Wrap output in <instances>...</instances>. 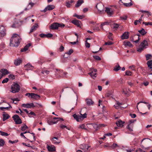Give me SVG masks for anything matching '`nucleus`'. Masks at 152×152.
I'll use <instances>...</instances> for the list:
<instances>
[{
    "mask_svg": "<svg viewBox=\"0 0 152 152\" xmlns=\"http://www.w3.org/2000/svg\"><path fill=\"white\" fill-rule=\"evenodd\" d=\"M21 40L20 37L17 34H14L10 40V46L11 47H17Z\"/></svg>",
    "mask_w": 152,
    "mask_h": 152,
    "instance_id": "1",
    "label": "nucleus"
},
{
    "mask_svg": "<svg viewBox=\"0 0 152 152\" xmlns=\"http://www.w3.org/2000/svg\"><path fill=\"white\" fill-rule=\"evenodd\" d=\"M148 41L146 40H143L141 43L139 47L137 48V51L138 52H141L143 50L146 48L148 46Z\"/></svg>",
    "mask_w": 152,
    "mask_h": 152,
    "instance_id": "2",
    "label": "nucleus"
},
{
    "mask_svg": "<svg viewBox=\"0 0 152 152\" xmlns=\"http://www.w3.org/2000/svg\"><path fill=\"white\" fill-rule=\"evenodd\" d=\"M65 26V25L62 23H54L51 25L50 28L51 30L58 29L59 27L63 28Z\"/></svg>",
    "mask_w": 152,
    "mask_h": 152,
    "instance_id": "3",
    "label": "nucleus"
},
{
    "mask_svg": "<svg viewBox=\"0 0 152 152\" xmlns=\"http://www.w3.org/2000/svg\"><path fill=\"white\" fill-rule=\"evenodd\" d=\"M20 87L17 83H14L11 86L10 91L13 93L18 92L20 90Z\"/></svg>",
    "mask_w": 152,
    "mask_h": 152,
    "instance_id": "4",
    "label": "nucleus"
},
{
    "mask_svg": "<svg viewBox=\"0 0 152 152\" xmlns=\"http://www.w3.org/2000/svg\"><path fill=\"white\" fill-rule=\"evenodd\" d=\"M12 118L16 124H19L22 123V121L21 119L17 115L15 114L14 115Z\"/></svg>",
    "mask_w": 152,
    "mask_h": 152,
    "instance_id": "5",
    "label": "nucleus"
},
{
    "mask_svg": "<svg viewBox=\"0 0 152 152\" xmlns=\"http://www.w3.org/2000/svg\"><path fill=\"white\" fill-rule=\"evenodd\" d=\"M0 72H1V73L0 74V78H1L3 76L6 75L10 73L9 71L5 69H1L0 70Z\"/></svg>",
    "mask_w": 152,
    "mask_h": 152,
    "instance_id": "6",
    "label": "nucleus"
},
{
    "mask_svg": "<svg viewBox=\"0 0 152 152\" xmlns=\"http://www.w3.org/2000/svg\"><path fill=\"white\" fill-rule=\"evenodd\" d=\"M96 8L99 11L101 12L104 11V7L102 3H99L97 4L96 6Z\"/></svg>",
    "mask_w": 152,
    "mask_h": 152,
    "instance_id": "7",
    "label": "nucleus"
},
{
    "mask_svg": "<svg viewBox=\"0 0 152 152\" xmlns=\"http://www.w3.org/2000/svg\"><path fill=\"white\" fill-rule=\"evenodd\" d=\"M97 70L96 69H93L91 72L88 73L90 76L93 79L96 77Z\"/></svg>",
    "mask_w": 152,
    "mask_h": 152,
    "instance_id": "8",
    "label": "nucleus"
},
{
    "mask_svg": "<svg viewBox=\"0 0 152 152\" xmlns=\"http://www.w3.org/2000/svg\"><path fill=\"white\" fill-rule=\"evenodd\" d=\"M6 30L2 26H0V36L4 37L6 34Z\"/></svg>",
    "mask_w": 152,
    "mask_h": 152,
    "instance_id": "9",
    "label": "nucleus"
},
{
    "mask_svg": "<svg viewBox=\"0 0 152 152\" xmlns=\"http://www.w3.org/2000/svg\"><path fill=\"white\" fill-rule=\"evenodd\" d=\"M140 40L139 38V35H135L132 39H131V40L133 42H135L136 43H138Z\"/></svg>",
    "mask_w": 152,
    "mask_h": 152,
    "instance_id": "10",
    "label": "nucleus"
},
{
    "mask_svg": "<svg viewBox=\"0 0 152 152\" xmlns=\"http://www.w3.org/2000/svg\"><path fill=\"white\" fill-rule=\"evenodd\" d=\"M24 67L25 68L26 70H32L34 68L33 66L29 63L26 65H25Z\"/></svg>",
    "mask_w": 152,
    "mask_h": 152,
    "instance_id": "11",
    "label": "nucleus"
},
{
    "mask_svg": "<svg viewBox=\"0 0 152 152\" xmlns=\"http://www.w3.org/2000/svg\"><path fill=\"white\" fill-rule=\"evenodd\" d=\"M22 106L26 108H31L32 107H34V104L33 103H27V104H23Z\"/></svg>",
    "mask_w": 152,
    "mask_h": 152,
    "instance_id": "12",
    "label": "nucleus"
},
{
    "mask_svg": "<svg viewBox=\"0 0 152 152\" xmlns=\"http://www.w3.org/2000/svg\"><path fill=\"white\" fill-rule=\"evenodd\" d=\"M30 94L31 95V98L34 99L36 100H38L40 97L39 95H37L36 94L31 93Z\"/></svg>",
    "mask_w": 152,
    "mask_h": 152,
    "instance_id": "13",
    "label": "nucleus"
},
{
    "mask_svg": "<svg viewBox=\"0 0 152 152\" xmlns=\"http://www.w3.org/2000/svg\"><path fill=\"white\" fill-rule=\"evenodd\" d=\"M89 147L87 145L85 144H82L80 145V148L82 150H84V151L87 152L88 148Z\"/></svg>",
    "mask_w": 152,
    "mask_h": 152,
    "instance_id": "14",
    "label": "nucleus"
},
{
    "mask_svg": "<svg viewBox=\"0 0 152 152\" xmlns=\"http://www.w3.org/2000/svg\"><path fill=\"white\" fill-rule=\"evenodd\" d=\"M71 22L73 24L77 26V27H81V22L80 21L77 20H72L71 21Z\"/></svg>",
    "mask_w": 152,
    "mask_h": 152,
    "instance_id": "15",
    "label": "nucleus"
},
{
    "mask_svg": "<svg viewBox=\"0 0 152 152\" xmlns=\"http://www.w3.org/2000/svg\"><path fill=\"white\" fill-rule=\"evenodd\" d=\"M55 7L53 5H48L43 10V12H45L47 10H52Z\"/></svg>",
    "mask_w": 152,
    "mask_h": 152,
    "instance_id": "16",
    "label": "nucleus"
},
{
    "mask_svg": "<svg viewBox=\"0 0 152 152\" xmlns=\"http://www.w3.org/2000/svg\"><path fill=\"white\" fill-rule=\"evenodd\" d=\"M129 37V33L128 32H125L121 36V38L122 39H127Z\"/></svg>",
    "mask_w": 152,
    "mask_h": 152,
    "instance_id": "17",
    "label": "nucleus"
},
{
    "mask_svg": "<svg viewBox=\"0 0 152 152\" xmlns=\"http://www.w3.org/2000/svg\"><path fill=\"white\" fill-rule=\"evenodd\" d=\"M105 11L109 16H110L113 14V11L109 8L106 7Z\"/></svg>",
    "mask_w": 152,
    "mask_h": 152,
    "instance_id": "18",
    "label": "nucleus"
},
{
    "mask_svg": "<svg viewBox=\"0 0 152 152\" xmlns=\"http://www.w3.org/2000/svg\"><path fill=\"white\" fill-rule=\"evenodd\" d=\"M31 45V43H29L26 45L23 48H22L21 49V52H23L26 51L28 48Z\"/></svg>",
    "mask_w": 152,
    "mask_h": 152,
    "instance_id": "19",
    "label": "nucleus"
},
{
    "mask_svg": "<svg viewBox=\"0 0 152 152\" xmlns=\"http://www.w3.org/2000/svg\"><path fill=\"white\" fill-rule=\"evenodd\" d=\"M124 121H122L121 120H119L118 121L116 122V124L119 127H122L124 126Z\"/></svg>",
    "mask_w": 152,
    "mask_h": 152,
    "instance_id": "20",
    "label": "nucleus"
},
{
    "mask_svg": "<svg viewBox=\"0 0 152 152\" xmlns=\"http://www.w3.org/2000/svg\"><path fill=\"white\" fill-rule=\"evenodd\" d=\"M22 62V60L20 58H18L15 60L14 64L16 66H18L20 65Z\"/></svg>",
    "mask_w": 152,
    "mask_h": 152,
    "instance_id": "21",
    "label": "nucleus"
},
{
    "mask_svg": "<svg viewBox=\"0 0 152 152\" xmlns=\"http://www.w3.org/2000/svg\"><path fill=\"white\" fill-rule=\"evenodd\" d=\"M34 3L30 2L29 3V4L28 5L27 7L26 8L25 10L26 11L27 10H28L31 9V8L33 7V6L34 5Z\"/></svg>",
    "mask_w": 152,
    "mask_h": 152,
    "instance_id": "22",
    "label": "nucleus"
},
{
    "mask_svg": "<svg viewBox=\"0 0 152 152\" xmlns=\"http://www.w3.org/2000/svg\"><path fill=\"white\" fill-rule=\"evenodd\" d=\"M47 148L48 151H49L53 152L55 151V148L53 145L51 146H48Z\"/></svg>",
    "mask_w": 152,
    "mask_h": 152,
    "instance_id": "23",
    "label": "nucleus"
},
{
    "mask_svg": "<svg viewBox=\"0 0 152 152\" xmlns=\"http://www.w3.org/2000/svg\"><path fill=\"white\" fill-rule=\"evenodd\" d=\"M38 25L37 23L35 24L32 27L30 32L31 33L34 31L38 27Z\"/></svg>",
    "mask_w": 152,
    "mask_h": 152,
    "instance_id": "24",
    "label": "nucleus"
},
{
    "mask_svg": "<svg viewBox=\"0 0 152 152\" xmlns=\"http://www.w3.org/2000/svg\"><path fill=\"white\" fill-rule=\"evenodd\" d=\"M86 103L88 105H91L93 104L94 102L90 99H87L86 100Z\"/></svg>",
    "mask_w": 152,
    "mask_h": 152,
    "instance_id": "25",
    "label": "nucleus"
},
{
    "mask_svg": "<svg viewBox=\"0 0 152 152\" xmlns=\"http://www.w3.org/2000/svg\"><path fill=\"white\" fill-rule=\"evenodd\" d=\"M83 2V0H78L76 4L75 7L77 8Z\"/></svg>",
    "mask_w": 152,
    "mask_h": 152,
    "instance_id": "26",
    "label": "nucleus"
},
{
    "mask_svg": "<svg viewBox=\"0 0 152 152\" xmlns=\"http://www.w3.org/2000/svg\"><path fill=\"white\" fill-rule=\"evenodd\" d=\"M3 121H4L8 119L10 117L9 115L6 113H4L3 114Z\"/></svg>",
    "mask_w": 152,
    "mask_h": 152,
    "instance_id": "27",
    "label": "nucleus"
},
{
    "mask_svg": "<svg viewBox=\"0 0 152 152\" xmlns=\"http://www.w3.org/2000/svg\"><path fill=\"white\" fill-rule=\"evenodd\" d=\"M74 2L73 0H71L70 1H68L66 2V7L69 8L70 7L72 3Z\"/></svg>",
    "mask_w": 152,
    "mask_h": 152,
    "instance_id": "28",
    "label": "nucleus"
},
{
    "mask_svg": "<svg viewBox=\"0 0 152 152\" xmlns=\"http://www.w3.org/2000/svg\"><path fill=\"white\" fill-rule=\"evenodd\" d=\"M147 64L148 67L151 69V71H152V60L148 61Z\"/></svg>",
    "mask_w": 152,
    "mask_h": 152,
    "instance_id": "29",
    "label": "nucleus"
},
{
    "mask_svg": "<svg viewBox=\"0 0 152 152\" xmlns=\"http://www.w3.org/2000/svg\"><path fill=\"white\" fill-rule=\"evenodd\" d=\"M56 73L57 75H59L60 77H63L64 76L63 75L64 73L62 71L56 70Z\"/></svg>",
    "mask_w": 152,
    "mask_h": 152,
    "instance_id": "30",
    "label": "nucleus"
},
{
    "mask_svg": "<svg viewBox=\"0 0 152 152\" xmlns=\"http://www.w3.org/2000/svg\"><path fill=\"white\" fill-rule=\"evenodd\" d=\"M73 52V50L72 49L70 50L68 52L66 53L64 55V57L65 58H67L68 57L66 56V54H67L69 56Z\"/></svg>",
    "mask_w": 152,
    "mask_h": 152,
    "instance_id": "31",
    "label": "nucleus"
},
{
    "mask_svg": "<svg viewBox=\"0 0 152 152\" xmlns=\"http://www.w3.org/2000/svg\"><path fill=\"white\" fill-rule=\"evenodd\" d=\"M121 67L118 64H117L114 68L113 70L117 72L121 69Z\"/></svg>",
    "mask_w": 152,
    "mask_h": 152,
    "instance_id": "32",
    "label": "nucleus"
},
{
    "mask_svg": "<svg viewBox=\"0 0 152 152\" xmlns=\"http://www.w3.org/2000/svg\"><path fill=\"white\" fill-rule=\"evenodd\" d=\"M138 32L142 35H145L147 33V32L143 28H142L141 30H139Z\"/></svg>",
    "mask_w": 152,
    "mask_h": 152,
    "instance_id": "33",
    "label": "nucleus"
},
{
    "mask_svg": "<svg viewBox=\"0 0 152 152\" xmlns=\"http://www.w3.org/2000/svg\"><path fill=\"white\" fill-rule=\"evenodd\" d=\"M124 45L126 47H132V45L129 42H124Z\"/></svg>",
    "mask_w": 152,
    "mask_h": 152,
    "instance_id": "34",
    "label": "nucleus"
},
{
    "mask_svg": "<svg viewBox=\"0 0 152 152\" xmlns=\"http://www.w3.org/2000/svg\"><path fill=\"white\" fill-rule=\"evenodd\" d=\"M93 30L95 31H98L99 30V28L97 24L95 25L93 27Z\"/></svg>",
    "mask_w": 152,
    "mask_h": 152,
    "instance_id": "35",
    "label": "nucleus"
},
{
    "mask_svg": "<svg viewBox=\"0 0 152 152\" xmlns=\"http://www.w3.org/2000/svg\"><path fill=\"white\" fill-rule=\"evenodd\" d=\"M109 24V23L107 22H105L101 23V28L102 30L103 29V26L105 25H108Z\"/></svg>",
    "mask_w": 152,
    "mask_h": 152,
    "instance_id": "36",
    "label": "nucleus"
},
{
    "mask_svg": "<svg viewBox=\"0 0 152 152\" xmlns=\"http://www.w3.org/2000/svg\"><path fill=\"white\" fill-rule=\"evenodd\" d=\"M118 147L119 146L116 143H113L111 146H110L112 149H114L115 148Z\"/></svg>",
    "mask_w": 152,
    "mask_h": 152,
    "instance_id": "37",
    "label": "nucleus"
},
{
    "mask_svg": "<svg viewBox=\"0 0 152 152\" xmlns=\"http://www.w3.org/2000/svg\"><path fill=\"white\" fill-rule=\"evenodd\" d=\"M59 127H60L61 128V129H63L64 128H66L67 129L69 130H70V129L69 128H68L66 126H65L62 124H61L59 126Z\"/></svg>",
    "mask_w": 152,
    "mask_h": 152,
    "instance_id": "38",
    "label": "nucleus"
},
{
    "mask_svg": "<svg viewBox=\"0 0 152 152\" xmlns=\"http://www.w3.org/2000/svg\"><path fill=\"white\" fill-rule=\"evenodd\" d=\"M28 129V127L27 126L24 124L23 126L21 127V130L23 131L25 130L26 129Z\"/></svg>",
    "mask_w": 152,
    "mask_h": 152,
    "instance_id": "39",
    "label": "nucleus"
},
{
    "mask_svg": "<svg viewBox=\"0 0 152 152\" xmlns=\"http://www.w3.org/2000/svg\"><path fill=\"white\" fill-rule=\"evenodd\" d=\"M78 128L82 129H84L86 130H87V129L85 128V124H83L80 125L79 127H78Z\"/></svg>",
    "mask_w": 152,
    "mask_h": 152,
    "instance_id": "40",
    "label": "nucleus"
},
{
    "mask_svg": "<svg viewBox=\"0 0 152 152\" xmlns=\"http://www.w3.org/2000/svg\"><path fill=\"white\" fill-rule=\"evenodd\" d=\"M50 71L47 70H44L42 71L41 73L43 74L48 75Z\"/></svg>",
    "mask_w": 152,
    "mask_h": 152,
    "instance_id": "41",
    "label": "nucleus"
},
{
    "mask_svg": "<svg viewBox=\"0 0 152 152\" xmlns=\"http://www.w3.org/2000/svg\"><path fill=\"white\" fill-rule=\"evenodd\" d=\"M0 134L3 136H7L8 135V134L7 133L1 131H0Z\"/></svg>",
    "mask_w": 152,
    "mask_h": 152,
    "instance_id": "42",
    "label": "nucleus"
},
{
    "mask_svg": "<svg viewBox=\"0 0 152 152\" xmlns=\"http://www.w3.org/2000/svg\"><path fill=\"white\" fill-rule=\"evenodd\" d=\"M142 20L141 19H139V20H136L134 21V24L135 25H137V24L138 23H141V21Z\"/></svg>",
    "mask_w": 152,
    "mask_h": 152,
    "instance_id": "43",
    "label": "nucleus"
},
{
    "mask_svg": "<svg viewBox=\"0 0 152 152\" xmlns=\"http://www.w3.org/2000/svg\"><path fill=\"white\" fill-rule=\"evenodd\" d=\"M113 26V28H115V29H117L118 28V27L119 26V25L116 24V23H114L112 25Z\"/></svg>",
    "mask_w": 152,
    "mask_h": 152,
    "instance_id": "44",
    "label": "nucleus"
},
{
    "mask_svg": "<svg viewBox=\"0 0 152 152\" xmlns=\"http://www.w3.org/2000/svg\"><path fill=\"white\" fill-rule=\"evenodd\" d=\"M5 142L2 139H0V146H2L4 145Z\"/></svg>",
    "mask_w": 152,
    "mask_h": 152,
    "instance_id": "45",
    "label": "nucleus"
},
{
    "mask_svg": "<svg viewBox=\"0 0 152 152\" xmlns=\"http://www.w3.org/2000/svg\"><path fill=\"white\" fill-rule=\"evenodd\" d=\"M58 121V120H57L56 121H50L48 122V124L50 125H52L53 124H55L57 123Z\"/></svg>",
    "mask_w": 152,
    "mask_h": 152,
    "instance_id": "46",
    "label": "nucleus"
},
{
    "mask_svg": "<svg viewBox=\"0 0 152 152\" xmlns=\"http://www.w3.org/2000/svg\"><path fill=\"white\" fill-rule=\"evenodd\" d=\"M143 24H144L145 26H147L149 25H152V22H143L142 23Z\"/></svg>",
    "mask_w": 152,
    "mask_h": 152,
    "instance_id": "47",
    "label": "nucleus"
},
{
    "mask_svg": "<svg viewBox=\"0 0 152 152\" xmlns=\"http://www.w3.org/2000/svg\"><path fill=\"white\" fill-rule=\"evenodd\" d=\"M93 56L94 58L96 59V60H100L101 59V58L99 56Z\"/></svg>",
    "mask_w": 152,
    "mask_h": 152,
    "instance_id": "48",
    "label": "nucleus"
},
{
    "mask_svg": "<svg viewBox=\"0 0 152 152\" xmlns=\"http://www.w3.org/2000/svg\"><path fill=\"white\" fill-rule=\"evenodd\" d=\"M18 23H17L16 22H15L14 23H13L12 25V27L13 28H16L17 27H18Z\"/></svg>",
    "mask_w": 152,
    "mask_h": 152,
    "instance_id": "49",
    "label": "nucleus"
},
{
    "mask_svg": "<svg viewBox=\"0 0 152 152\" xmlns=\"http://www.w3.org/2000/svg\"><path fill=\"white\" fill-rule=\"evenodd\" d=\"M67 92H70V93H72V94L74 93V91L71 88H69L68 90H67Z\"/></svg>",
    "mask_w": 152,
    "mask_h": 152,
    "instance_id": "50",
    "label": "nucleus"
},
{
    "mask_svg": "<svg viewBox=\"0 0 152 152\" xmlns=\"http://www.w3.org/2000/svg\"><path fill=\"white\" fill-rule=\"evenodd\" d=\"M145 56L146 58V60H148L150 59V58L151 56V54H148L146 55Z\"/></svg>",
    "mask_w": 152,
    "mask_h": 152,
    "instance_id": "51",
    "label": "nucleus"
},
{
    "mask_svg": "<svg viewBox=\"0 0 152 152\" xmlns=\"http://www.w3.org/2000/svg\"><path fill=\"white\" fill-rule=\"evenodd\" d=\"M73 116L74 117V118L77 121H78V115H77L76 114H74L73 115Z\"/></svg>",
    "mask_w": 152,
    "mask_h": 152,
    "instance_id": "52",
    "label": "nucleus"
},
{
    "mask_svg": "<svg viewBox=\"0 0 152 152\" xmlns=\"http://www.w3.org/2000/svg\"><path fill=\"white\" fill-rule=\"evenodd\" d=\"M8 80L9 79L7 78H6L2 80V83H7V82H8Z\"/></svg>",
    "mask_w": 152,
    "mask_h": 152,
    "instance_id": "53",
    "label": "nucleus"
},
{
    "mask_svg": "<svg viewBox=\"0 0 152 152\" xmlns=\"http://www.w3.org/2000/svg\"><path fill=\"white\" fill-rule=\"evenodd\" d=\"M52 34L50 33H48V34H46V37L47 38H50L53 36Z\"/></svg>",
    "mask_w": 152,
    "mask_h": 152,
    "instance_id": "54",
    "label": "nucleus"
},
{
    "mask_svg": "<svg viewBox=\"0 0 152 152\" xmlns=\"http://www.w3.org/2000/svg\"><path fill=\"white\" fill-rule=\"evenodd\" d=\"M131 125L130 124H129L127 126L128 129L131 131H133L132 128L131 127Z\"/></svg>",
    "mask_w": 152,
    "mask_h": 152,
    "instance_id": "55",
    "label": "nucleus"
},
{
    "mask_svg": "<svg viewBox=\"0 0 152 152\" xmlns=\"http://www.w3.org/2000/svg\"><path fill=\"white\" fill-rule=\"evenodd\" d=\"M132 72L129 71H127L126 72L125 74L127 75H131Z\"/></svg>",
    "mask_w": 152,
    "mask_h": 152,
    "instance_id": "56",
    "label": "nucleus"
},
{
    "mask_svg": "<svg viewBox=\"0 0 152 152\" xmlns=\"http://www.w3.org/2000/svg\"><path fill=\"white\" fill-rule=\"evenodd\" d=\"M85 45L86 46V47L88 48H89L90 47V44L88 43L87 41H86Z\"/></svg>",
    "mask_w": 152,
    "mask_h": 152,
    "instance_id": "57",
    "label": "nucleus"
},
{
    "mask_svg": "<svg viewBox=\"0 0 152 152\" xmlns=\"http://www.w3.org/2000/svg\"><path fill=\"white\" fill-rule=\"evenodd\" d=\"M140 12H142L147 13H149V14L150 15H151V14L150 12H149V11H144L143 10H140Z\"/></svg>",
    "mask_w": 152,
    "mask_h": 152,
    "instance_id": "58",
    "label": "nucleus"
},
{
    "mask_svg": "<svg viewBox=\"0 0 152 152\" xmlns=\"http://www.w3.org/2000/svg\"><path fill=\"white\" fill-rule=\"evenodd\" d=\"M120 18L122 20H126L127 19V17L126 16H121L120 17Z\"/></svg>",
    "mask_w": 152,
    "mask_h": 152,
    "instance_id": "59",
    "label": "nucleus"
},
{
    "mask_svg": "<svg viewBox=\"0 0 152 152\" xmlns=\"http://www.w3.org/2000/svg\"><path fill=\"white\" fill-rule=\"evenodd\" d=\"M84 17H85V16L83 15H78L77 18L78 19H81L83 18H84Z\"/></svg>",
    "mask_w": 152,
    "mask_h": 152,
    "instance_id": "60",
    "label": "nucleus"
},
{
    "mask_svg": "<svg viewBox=\"0 0 152 152\" xmlns=\"http://www.w3.org/2000/svg\"><path fill=\"white\" fill-rule=\"evenodd\" d=\"M116 105H118L119 106H120L121 105L123 104V103H122L118 101H116Z\"/></svg>",
    "mask_w": 152,
    "mask_h": 152,
    "instance_id": "61",
    "label": "nucleus"
},
{
    "mask_svg": "<svg viewBox=\"0 0 152 152\" xmlns=\"http://www.w3.org/2000/svg\"><path fill=\"white\" fill-rule=\"evenodd\" d=\"M80 114L82 116V117L83 118H82L83 119L86 117L87 114H86V113H85L83 115H82L80 113Z\"/></svg>",
    "mask_w": 152,
    "mask_h": 152,
    "instance_id": "62",
    "label": "nucleus"
},
{
    "mask_svg": "<svg viewBox=\"0 0 152 152\" xmlns=\"http://www.w3.org/2000/svg\"><path fill=\"white\" fill-rule=\"evenodd\" d=\"M82 116L81 115H78V121H80L82 120H83V119L82 118Z\"/></svg>",
    "mask_w": 152,
    "mask_h": 152,
    "instance_id": "63",
    "label": "nucleus"
},
{
    "mask_svg": "<svg viewBox=\"0 0 152 152\" xmlns=\"http://www.w3.org/2000/svg\"><path fill=\"white\" fill-rule=\"evenodd\" d=\"M94 128L97 131L98 129V126L97 125L94 124L93 125Z\"/></svg>",
    "mask_w": 152,
    "mask_h": 152,
    "instance_id": "64",
    "label": "nucleus"
}]
</instances>
